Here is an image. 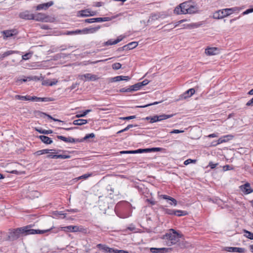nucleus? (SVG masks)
<instances>
[{
	"mask_svg": "<svg viewBox=\"0 0 253 253\" xmlns=\"http://www.w3.org/2000/svg\"><path fill=\"white\" fill-rule=\"evenodd\" d=\"M182 236V234L178 233L173 229H170L163 235L161 239L164 240L166 245L171 246L177 244L179 241V239Z\"/></svg>",
	"mask_w": 253,
	"mask_h": 253,
	"instance_id": "1",
	"label": "nucleus"
},
{
	"mask_svg": "<svg viewBox=\"0 0 253 253\" xmlns=\"http://www.w3.org/2000/svg\"><path fill=\"white\" fill-rule=\"evenodd\" d=\"M32 225H27L24 227H21L23 236H27L28 235H33V234H42L47 232H48L50 230L53 229V227H51L49 229H45V230H36L32 228Z\"/></svg>",
	"mask_w": 253,
	"mask_h": 253,
	"instance_id": "2",
	"label": "nucleus"
},
{
	"mask_svg": "<svg viewBox=\"0 0 253 253\" xmlns=\"http://www.w3.org/2000/svg\"><path fill=\"white\" fill-rule=\"evenodd\" d=\"M23 236L21 227L12 230L8 233V238L10 241H14Z\"/></svg>",
	"mask_w": 253,
	"mask_h": 253,
	"instance_id": "3",
	"label": "nucleus"
},
{
	"mask_svg": "<svg viewBox=\"0 0 253 253\" xmlns=\"http://www.w3.org/2000/svg\"><path fill=\"white\" fill-rule=\"evenodd\" d=\"M228 10V8H225L215 11L213 13V18L214 19H219L230 15L231 14L229 11H227Z\"/></svg>",
	"mask_w": 253,
	"mask_h": 253,
	"instance_id": "4",
	"label": "nucleus"
},
{
	"mask_svg": "<svg viewBox=\"0 0 253 253\" xmlns=\"http://www.w3.org/2000/svg\"><path fill=\"white\" fill-rule=\"evenodd\" d=\"M33 20L41 22H51V18L42 13H37L34 14Z\"/></svg>",
	"mask_w": 253,
	"mask_h": 253,
	"instance_id": "5",
	"label": "nucleus"
},
{
	"mask_svg": "<svg viewBox=\"0 0 253 253\" xmlns=\"http://www.w3.org/2000/svg\"><path fill=\"white\" fill-rule=\"evenodd\" d=\"M100 28V26L93 28H85L83 30H80V31H78V33H80V34H92L97 32Z\"/></svg>",
	"mask_w": 253,
	"mask_h": 253,
	"instance_id": "6",
	"label": "nucleus"
},
{
	"mask_svg": "<svg viewBox=\"0 0 253 253\" xmlns=\"http://www.w3.org/2000/svg\"><path fill=\"white\" fill-rule=\"evenodd\" d=\"M224 251L228 252L244 253L246 251V250L242 248L226 247L224 248Z\"/></svg>",
	"mask_w": 253,
	"mask_h": 253,
	"instance_id": "7",
	"label": "nucleus"
},
{
	"mask_svg": "<svg viewBox=\"0 0 253 253\" xmlns=\"http://www.w3.org/2000/svg\"><path fill=\"white\" fill-rule=\"evenodd\" d=\"M19 16L21 18L25 20H33L34 14L31 13L29 11L25 10L23 12H20Z\"/></svg>",
	"mask_w": 253,
	"mask_h": 253,
	"instance_id": "8",
	"label": "nucleus"
},
{
	"mask_svg": "<svg viewBox=\"0 0 253 253\" xmlns=\"http://www.w3.org/2000/svg\"><path fill=\"white\" fill-rule=\"evenodd\" d=\"M54 4L53 1H50L49 2H47L46 3H44L42 4H40L38 5L36 7V9L37 10H46L49 7L53 5Z\"/></svg>",
	"mask_w": 253,
	"mask_h": 253,
	"instance_id": "9",
	"label": "nucleus"
},
{
	"mask_svg": "<svg viewBox=\"0 0 253 253\" xmlns=\"http://www.w3.org/2000/svg\"><path fill=\"white\" fill-rule=\"evenodd\" d=\"M194 88H190L179 96V99H186L195 93Z\"/></svg>",
	"mask_w": 253,
	"mask_h": 253,
	"instance_id": "10",
	"label": "nucleus"
},
{
	"mask_svg": "<svg viewBox=\"0 0 253 253\" xmlns=\"http://www.w3.org/2000/svg\"><path fill=\"white\" fill-rule=\"evenodd\" d=\"M150 252L152 253H167L171 251V248H151L150 249Z\"/></svg>",
	"mask_w": 253,
	"mask_h": 253,
	"instance_id": "11",
	"label": "nucleus"
},
{
	"mask_svg": "<svg viewBox=\"0 0 253 253\" xmlns=\"http://www.w3.org/2000/svg\"><path fill=\"white\" fill-rule=\"evenodd\" d=\"M233 138V136L231 134L226 135L222 136L217 140L216 144H215L214 145H218V144H221V143H223L224 142H227L229 140L232 139Z\"/></svg>",
	"mask_w": 253,
	"mask_h": 253,
	"instance_id": "12",
	"label": "nucleus"
},
{
	"mask_svg": "<svg viewBox=\"0 0 253 253\" xmlns=\"http://www.w3.org/2000/svg\"><path fill=\"white\" fill-rule=\"evenodd\" d=\"M240 188L242 191L246 194H248L253 192V190H252L250 187V183L248 182L244 185L240 186Z\"/></svg>",
	"mask_w": 253,
	"mask_h": 253,
	"instance_id": "13",
	"label": "nucleus"
},
{
	"mask_svg": "<svg viewBox=\"0 0 253 253\" xmlns=\"http://www.w3.org/2000/svg\"><path fill=\"white\" fill-rule=\"evenodd\" d=\"M123 38H124L123 37H122L121 36H120L118 37V38L116 40L113 41V40H112V39L109 40L108 41L105 42L103 43V44L106 46H109V45L116 44L119 43L121 41H122Z\"/></svg>",
	"mask_w": 253,
	"mask_h": 253,
	"instance_id": "14",
	"label": "nucleus"
},
{
	"mask_svg": "<svg viewBox=\"0 0 253 253\" xmlns=\"http://www.w3.org/2000/svg\"><path fill=\"white\" fill-rule=\"evenodd\" d=\"M160 197L165 200L170 201V202H169V204L171 206L174 205L175 206L177 205V201L175 199H174L169 196H168L166 195H161L160 196Z\"/></svg>",
	"mask_w": 253,
	"mask_h": 253,
	"instance_id": "15",
	"label": "nucleus"
},
{
	"mask_svg": "<svg viewBox=\"0 0 253 253\" xmlns=\"http://www.w3.org/2000/svg\"><path fill=\"white\" fill-rule=\"evenodd\" d=\"M218 51L217 47H208L205 49V53L209 56L215 55Z\"/></svg>",
	"mask_w": 253,
	"mask_h": 253,
	"instance_id": "16",
	"label": "nucleus"
},
{
	"mask_svg": "<svg viewBox=\"0 0 253 253\" xmlns=\"http://www.w3.org/2000/svg\"><path fill=\"white\" fill-rule=\"evenodd\" d=\"M167 16V14L161 13L152 14L151 16V18L152 20H156L159 19H163L165 18Z\"/></svg>",
	"mask_w": 253,
	"mask_h": 253,
	"instance_id": "17",
	"label": "nucleus"
},
{
	"mask_svg": "<svg viewBox=\"0 0 253 253\" xmlns=\"http://www.w3.org/2000/svg\"><path fill=\"white\" fill-rule=\"evenodd\" d=\"M93 15L94 14H91L90 12L88 9L80 10L77 13V16L78 17H87Z\"/></svg>",
	"mask_w": 253,
	"mask_h": 253,
	"instance_id": "18",
	"label": "nucleus"
},
{
	"mask_svg": "<svg viewBox=\"0 0 253 253\" xmlns=\"http://www.w3.org/2000/svg\"><path fill=\"white\" fill-rule=\"evenodd\" d=\"M138 45V43L137 42H131L127 44H126L124 45V46L122 47V48L124 49H127V50H130L132 49L135 47H136Z\"/></svg>",
	"mask_w": 253,
	"mask_h": 253,
	"instance_id": "19",
	"label": "nucleus"
},
{
	"mask_svg": "<svg viewBox=\"0 0 253 253\" xmlns=\"http://www.w3.org/2000/svg\"><path fill=\"white\" fill-rule=\"evenodd\" d=\"M130 79L128 76H118L112 79L113 82H119L121 81H128Z\"/></svg>",
	"mask_w": 253,
	"mask_h": 253,
	"instance_id": "20",
	"label": "nucleus"
},
{
	"mask_svg": "<svg viewBox=\"0 0 253 253\" xmlns=\"http://www.w3.org/2000/svg\"><path fill=\"white\" fill-rule=\"evenodd\" d=\"M39 138L45 144H50L52 143V140L50 138L44 136V135H40L39 136Z\"/></svg>",
	"mask_w": 253,
	"mask_h": 253,
	"instance_id": "21",
	"label": "nucleus"
},
{
	"mask_svg": "<svg viewBox=\"0 0 253 253\" xmlns=\"http://www.w3.org/2000/svg\"><path fill=\"white\" fill-rule=\"evenodd\" d=\"M83 76L88 81H96L98 79L97 76L89 73L84 74Z\"/></svg>",
	"mask_w": 253,
	"mask_h": 253,
	"instance_id": "22",
	"label": "nucleus"
},
{
	"mask_svg": "<svg viewBox=\"0 0 253 253\" xmlns=\"http://www.w3.org/2000/svg\"><path fill=\"white\" fill-rule=\"evenodd\" d=\"M3 34L5 36L6 38L10 37L13 35H15L16 34L17 32L15 30H6L3 31Z\"/></svg>",
	"mask_w": 253,
	"mask_h": 253,
	"instance_id": "23",
	"label": "nucleus"
},
{
	"mask_svg": "<svg viewBox=\"0 0 253 253\" xmlns=\"http://www.w3.org/2000/svg\"><path fill=\"white\" fill-rule=\"evenodd\" d=\"M182 9L183 10L184 14H187V12H186L187 10H188V8H189L190 3L188 1H185L180 4Z\"/></svg>",
	"mask_w": 253,
	"mask_h": 253,
	"instance_id": "24",
	"label": "nucleus"
},
{
	"mask_svg": "<svg viewBox=\"0 0 253 253\" xmlns=\"http://www.w3.org/2000/svg\"><path fill=\"white\" fill-rule=\"evenodd\" d=\"M173 116V114L171 115H166V114H163L159 116L157 115V118L158 120V122L164 120L168 119L169 118H170Z\"/></svg>",
	"mask_w": 253,
	"mask_h": 253,
	"instance_id": "25",
	"label": "nucleus"
},
{
	"mask_svg": "<svg viewBox=\"0 0 253 253\" xmlns=\"http://www.w3.org/2000/svg\"><path fill=\"white\" fill-rule=\"evenodd\" d=\"M95 137V134L93 133H91L89 134H86L84 138L82 139H79L80 142H82L84 141H88L89 138H93Z\"/></svg>",
	"mask_w": 253,
	"mask_h": 253,
	"instance_id": "26",
	"label": "nucleus"
},
{
	"mask_svg": "<svg viewBox=\"0 0 253 253\" xmlns=\"http://www.w3.org/2000/svg\"><path fill=\"white\" fill-rule=\"evenodd\" d=\"M188 10H187L186 12L189 14H193L196 13L198 11V7L195 5H190L189 8H188Z\"/></svg>",
	"mask_w": 253,
	"mask_h": 253,
	"instance_id": "27",
	"label": "nucleus"
},
{
	"mask_svg": "<svg viewBox=\"0 0 253 253\" xmlns=\"http://www.w3.org/2000/svg\"><path fill=\"white\" fill-rule=\"evenodd\" d=\"M48 155L47 156L48 158H52V159H58V158H63V155H56L54 154L53 152H50L49 151Z\"/></svg>",
	"mask_w": 253,
	"mask_h": 253,
	"instance_id": "28",
	"label": "nucleus"
},
{
	"mask_svg": "<svg viewBox=\"0 0 253 253\" xmlns=\"http://www.w3.org/2000/svg\"><path fill=\"white\" fill-rule=\"evenodd\" d=\"M87 123V121L86 120L84 119H78L74 121L73 124L75 125L81 126L84 124H85Z\"/></svg>",
	"mask_w": 253,
	"mask_h": 253,
	"instance_id": "29",
	"label": "nucleus"
},
{
	"mask_svg": "<svg viewBox=\"0 0 253 253\" xmlns=\"http://www.w3.org/2000/svg\"><path fill=\"white\" fill-rule=\"evenodd\" d=\"M111 20V18L109 17H97V18H94V20L95 21V22H106V21H109Z\"/></svg>",
	"mask_w": 253,
	"mask_h": 253,
	"instance_id": "30",
	"label": "nucleus"
},
{
	"mask_svg": "<svg viewBox=\"0 0 253 253\" xmlns=\"http://www.w3.org/2000/svg\"><path fill=\"white\" fill-rule=\"evenodd\" d=\"M162 210L165 214L171 215H174V214H175L174 210L169 209L165 208H162Z\"/></svg>",
	"mask_w": 253,
	"mask_h": 253,
	"instance_id": "31",
	"label": "nucleus"
},
{
	"mask_svg": "<svg viewBox=\"0 0 253 253\" xmlns=\"http://www.w3.org/2000/svg\"><path fill=\"white\" fill-rule=\"evenodd\" d=\"M175 214L174 215H176L177 216H181L186 215L188 214V212L185 211L181 210H174Z\"/></svg>",
	"mask_w": 253,
	"mask_h": 253,
	"instance_id": "32",
	"label": "nucleus"
},
{
	"mask_svg": "<svg viewBox=\"0 0 253 253\" xmlns=\"http://www.w3.org/2000/svg\"><path fill=\"white\" fill-rule=\"evenodd\" d=\"M17 52L14 50H8L4 52L0 57V59L2 60L4 57L8 56L12 54L15 53Z\"/></svg>",
	"mask_w": 253,
	"mask_h": 253,
	"instance_id": "33",
	"label": "nucleus"
},
{
	"mask_svg": "<svg viewBox=\"0 0 253 253\" xmlns=\"http://www.w3.org/2000/svg\"><path fill=\"white\" fill-rule=\"evenodd\" d=\"M182 8L180 5V4L177 6L175 9H174V13L176 14H184V12L183 11Z\"/></svg>",
	"mask_w": 253,
	"mask_h": 253,
	"instance_id": "34",
	"label": "nucleus"
},
{
	"mask_svg": "<svg viewBox=\"0 0 253 253\" xmlns=\"http://www.w3.org/2000/svg\"><path fill=\"white\" fill-rule=\"evenodd\" d=\"M64 142H80L79 139H75L71 137H64Z\"/></svg>",
	"mask_w": 253,
	"mask_h": 253,
	"instance_id": "35",
	"label": "nucleus"
},
{
	"mask_svg": "<svg viewBox=\"0 0 253 253\" xmlns=\"http://www.w3.org/2000/svg\"><path fill=\"white\" fill-rule=\"evenodd\" d=\"M142 86H141L140 84L139 83H137L132 85L130 86L131 91H136L139 90Z\"/></svg>",
	"mask_w": 253,
	"mask_h": 253,
	"instance_id": "36",
	"label": "nucleus"
},
{
	"mask_svg": "<svg viewBox=\"0 0 253 253\" xmlns=\"http://www.w3.org/2000/svg\"><path fill=\"white\" fill-rule=\"evenodd\" d=\"M243 232L244 233H246V234L244 235V236L251 239V240H253V233H252L251 232H250L247 230H243Z\"/></svg>",
	"mask_w": 253,
	"mask_h": 253,
	"instance_id": "37",
	"label": "nucleus"
},
{
	"mask_svg": "<svg viewBox=\"0 0 253 253\" xmlns=\"http://www.w3.org/2000/svg\"><path fill=\"white\" fill-rule=\"evenodd\" d=\"M91 175H92L91 173H85V174L82 175V176H80L78 177L75 178L74 179L76 180V181H77L79 179H86L88 178L89 177L91 176Z\"/></svg>",
	"mask_w": 253,
	"mask_h": 253,
	"instance_id": "38",
	"label": "nucleus"
},
{
	"mask_svg": "<svg viewBox=\"0 0 253 253\" xmlns=\"http://www.w3.org/2000/svg\"><path fill=\"white\" fill-rule=\"evenodd\" d=\"M147 120H150V123H154L158 122L157 115L154 116L153 117H147L146 118Z\"/></svg>",
	"mask_w": 253,
	"mask_h": 253,
	"instance_id": "39",
	"label": "nucleus"
},
{
	"mask_svg": "<svg viewBox=\"0 0 253 253\" xmlns=\"http://www.w3.org/2000/svg\"><path fill=\"white\" fill-rule=\"evenodd\" d=\"M36 130L39 132L41 133H43L45 134H48L52 132V130H45L42 129V128H36Z\"/></svg>",
	"mask_w": 253,
	"mask_h": 253,
	"instance_id": "40",
	"label": "nucleus"
},
{
	"mask_svg": "<svg viewBox=\"0 0 253 253\" xmlns=\"http://www.w3.org/2000/svg\"><path fill=\"white\" fill-rule=\"evenodd\" d=\"M72 232H83L84 230V229L82 227L72 225Z\"/></svg>",
	"mask_w": 253,
	"mask_h": 253,
	"instance_id": "41",
	"label": "nucleus"
},
{
	"mask_svg": "<svg viewBox=\"0 0 253 253\" xmlns=\"http://www.w3.org/2000/svg\"><path fill=\"white\" fill-rule=\"evenodd\" d=\"M96 247H97V248L103 251L105 253L107 252V249H108V247L106 245H103V244H99L97 245Z\"/></svg>",
	"mask_w": 253,
	"mask_h": 253,
	"instance_id": "42",
	"label": "nucleus"
},
{
	"mask_svg": "<svg viewBox=\"0 0 253 253\" xmlns=\"http://www.w3.org/2000/svg\"><path fill=\"white\" fill-rule=\"evenodd\" d=\"M148 149H138L136 150H132V154L142 153L143 152H149Z\"/></svg>",
	"mask_w": 253,
	"mask_h": 253,
	"instance_id": "43",
	"label": "nucleus"
},
{
	"mask_svg": "<svg viewBox=\"0 0 253 253\" xmlns=\"http://www.w3.org/2000/svg\"><path fill=\"white\" fill-rule=\"evenodd\" d=\"M15 99L22 100H28V96H21L20 95H16L14 96Z\"/></svg>",
	"mask_w": 253,
	"mask_h": 253,
	"instance_id": "44",
	"label": "nucleus"
},
{
	"mask_svg": "<svg viewBox=\"0 0 253 253\" xmlns=\"http://www.w3.org/2000/svg\"><path fill=\"white\" fill-rule=\"evenodd\" d=\"M78 31H80V30H77L75 31H65L64 32V35H75V34H80V33H78Z\"/></svg>",
	"mask_w": 253,
	"mask_h": 253,
	"instance_id": "45",
	"label": "nucleus"
},
{
	"mask_svg": "<svg viewBox=\"0 0 253 253\" xmlns=\"http://www.w3.org/2000/svg\"><path fill=\"white\" fill-rule=\"evenodd\" d=\"M52 151V150H49V149H42L40 151H38L37 152V154L38 155H41L44 154H48L49 153V151Z\"/></svg>",
	"mask_w": 253,
	"mask_h": 253,
	"instance_id": "46",
	"label": "nucleus"
},
{
	"mask_svg": "<svg viewBox=\"0 0 253 253\" xmlns=\"http://www.w3.org/2000/svg\"><path fill=\"white\" fill-rule=\"evenodd\" d=\"M122 67V65L120 63H115L112 65V68L114 70L120 69Z\"/></svg>",
	"mask_w": 253,
	"mask_h": 253,
	"instance_id": "47",
	"label": "nucleus"
},
{
	"mask_svg": "<svg viewBox=\"0 0 253 253\" xmlns=\"http://www.w3.org/2000/svg\"><path fill=\"white\" fill-rule=\"evenodd\" d=\"M91 110H86L85 111H84L83 113L82 114H78V115H77L76 116V117L77 118H80V117H84L86 115V114L90 112Z\"/></svg>",
	"mask_w": 253,
	"mask_h": 253,
	"instance_id": "48",
	"label": "nucleus"
},
{
	"mask_svg": "<svg viewBox=\"0 0 253 253\" xmlns=\"http://www.w3.org/2000/svg\"><path fill=\"white\" fill-rule=\"evenodd\" d=\"M32 57L31 53H27L22 56V59L24 60H28Z\"/></svg>",
	"mask_w": 253,
	"mask_h": 253,
	"instance_id": "49",
	"label": "nucleus"
},
{
	"mask_svg": "<svg viewBox=\"0 0 253 253\" xmlns=\"http://www.w3.org/2000/svg\"><path fill=\"white\" fill-rule=\"evenodd\" d=\"M107 190L108 191V192H109V194L110 195L112 194L114 192V188L110 185H109L107 187Z\"/></svg>",
	"mask_w": 253,
	"mask_h": 253,
	"instance_id": "50",
	"label": "nucleus"
},
{
	"mask_svg": "<svg viewBox=\"0 0 253 253\" xmlns=\"http://www.w3.org/2000/svg\"><path fill=\"white\" fill-rule=\"evenodd\" d=\"M146 202H148L151 206H154L156 204V202L153 199H147Z\"/></svg>",
	"mask_w": 253,
	"mask_h": 253,
	"instance_id": "51",
	"label": "nucleus"
},
{
	"mask_svg": "<svg viewBox=\"0 0 253 253\" xmlns=\"http://www.w3.org/2000/svg\"><path fill=\"white\" fill-rule=\"evenodd\" d=\"M233 169V167L232 166H230L229 165H225L223 167V169L224 171L232 170Z\"/></svg>",
	"mask_w": 253,
	"mask_h": 253,
	"instance_id": "52",
	"label": "nucleus"
},
{
	"mask_svg": "<svg viewBox=\"0 0 253 253\" xmlns=\"http://www.w3.org/2000/svg\"><path fill=\"white\" fill-rule=\"evenodd\" d=\"M136 118L135 116H130L128 117H121L120 119L123 120H129L131 119H133Z\"/></svg>",
	"mask_w": 253,
	"mask_h": 253,
	"instance_id": "53",
	"label": "nucleus"
},
{
	"mask_svg": "<svg viewBox=\"0 0 253 253\" xmlns=\"http://www.w3.org/2000/svg\"><path fill=\"white\" fill-rule=\"evenodd\" d=\"M200 26V24H198V23H192V24L188 25H187V27L191 28H197V27H198Z\"/></svg>",
	"mask_w": 253,
	"mask_h": 253,
	"instance_id": "54",
	"label": "nucleus"
},
{
	"mask_svg": "<svg viewBox=\"0 0 253 253\" xmlns=\"http://www.w3.org/2000/svg\"><path fill=\"white\" fill-rule=\"evenodd\" d=\"M148 150H149V152H152V151L159 152V151H160V150H161V148H159V147H155V148H148Z\"/></svg>",
	"mask_w": 253,
	"mask_h": 253,
	"instance_id": "55",
	"label": "nucleus"
},
{
	"mask_svg": "<svg viewBox=\"0 0 253 253\" xmlns=\"http://www.w3.org/2000/svg\"><path fill=\"white\" fill-rule=\"evenodd\" d=\"M196 162V160H192L191 159H187V160L185 161L184 162V164L185 165H187L191 163H194V162Z\"/></svg>",
	"mask_w": 253,
	"mask_h": 253,
	"instance_id": "56",
	"label": "nucleus"
},
{
	"mask_svg": "<svg viewBox=\"0 0 253 253\" xmlns=\"http://www.w3.org/2000/svg\"><path fill=\"white\" fill-rule=\"evenodd\" d=\"M239 10V9H238V7H232V8H228V10L227 11H229V12L231 14L233 12H235V11H236L237 10Z\"/></svg>",
	"mask_w": 253,
	"mask_h": 253,
	"instance_id": "57",
	"label": "nucleus"
},
{
	"mask_svg": "<svg viewBox=\"0 0 253 253\" xmlns=\"http://www.w3.org/2000/svg\"><path fill=\"white\" fill-rule=\"evenodd\" d=\"M54 99L50 97H42V102H48L53 101Z\"/></svg>",
	"mask_w": 253,
	"mask_h": 253,
	"instance_id": "58",
	"label": "nucleus"
},
{
	"mask_svg": "<svg viewBox=\"0 0 253 253\" xmlns=\"http://www.w3.org/2000/svg\"><path fill=\"white\" fill-rule=\"evenodd\" d=\"M218 165V163L213 164L212 162H210L209 164V167L211 169H214Z\"/></svg>",
	"mask_w": 253,
	"mask_h": 253,
	"instance_id": "59",
	"label": "nucleus"
},
{
	"mask_svg": "<svg viewBox=\"0 0 253 253\" xmlns=\"http://www.w3.org/2000/svg\"><path fill=\"white\" fill-rule=\"evenodd\" d=\"M253 12V8H249V9H247L244 12H243L242 14L243 15H246V14H248L250 13Z\"/></svg>",
	"mask_w": 253,
	"mask_h": 253,
	"instance_id": "60",
	"label": "nucleus"
},
{
	"mask_svg": "<svg viewBox=\"0 0 253 253\" xmlns=\"http://www.w3.org/2000/svg\"><path fill=\"white\" fill-rule=\"evenodd\" d=\"M116 250L113 248L108 247L107 250V253H116Z\"/></svg>",
	"mask_w": 253,
	"mask_h": 253,
	"instance_id": "61",
	"label": "nucleus"
},
{
	"mask_svg": "<svg viewBox=\"0 0 253 253\" xmlns=\"http://www.w3.org/2000/svg\"><path fill=\"white\" fill-rule=\"evenodd\" d=\"M149 81L148 80H144L141 82H139V84H140L141 86H143L144 85H147L149 83Z\"/></svg>",
	"mask_w": 253,
	"mask_h": 253,
	"instance_id": "62",
	"label": "nucleus"
},
{
	"mask_svg": "<svg viewBox=\"0 0 253 253\" xmlns=\"http://www.w3.org/2000/svg\"><path fill=\"white\" fill-rule=\"evenodd\" d=\"M184 131L183 130H179V129H173L172 131H171L170 133H182Z\"/></svg>",
	"mask_w": 253,
	"mask_h": 253,
	"instance_id": "63",
	"label": "nucleus"
},
{
	"mask_svg": "<svg viewBox=\"0 0 253 253\" xmlns=\"http://www.w3.org/2000/svg\"><path fill=\"white\" fill-rule=\"evenodd\" d=\"M94 18L86 19L84 20V22L85 23H94V22H95V21L94 20Z\"/></svg>",
	"mask_w": 253,
	"mask_h": 253,
	"instance_id": "64",
	"label": "nucleus"
}]
</instances>
